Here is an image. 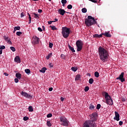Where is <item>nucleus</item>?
<instances>
[{
    "label": "nucleus",
    "instance_id": "obj_40",
    "mask_svg": "<svg viewBox=\"0 0 127 127\" xmlns=\"http://www.w3.org/2000/svg\"><path fill=\"white\" fill-rule=\"evenodd\" d=\"M29 119V118L26 116H25L23 117V120L25 121H28V120Z\"/></svg>",
    "mask_w": 127,
    "mask_h": 127
},
{
    "label": "nucleus",
    "instance_id": "obj_1",
    "mask_svg": "<svg viewBox=\"0 0 127 127\" xmlns=\"http://www.w3.org/2000/svg\"><path fill=\"white\" fill-rule=\"evenodd\" d=\"M98 54L100 60L102 61L103 62H106L107 59L109 58V53H108V51L101 46L98 48Z\"/></svg>",
    "mask_w": 127,
    "mask_h": 127
},
{
    "label": "nucleus",
    "instance_id": "obj_32",
    "mask_svg": "<svg viewBox=\"0 0 127 127\" xmlns=\"http://www.w3.org/2000/svg\"><path fill=\"white\" fill-rule=\"evenodd\" d=\"M47 126H48V127H51L52 126V125H51V123L50 122V121L47 122Z\"/></svg>",
    "mask_w": 127,
    "mask_h": 127
},
{
    "label": "nucleus",
    "instance_id": "obj_41",
    "mask_svg": "<svg viewBox=\"0 0 127 127\" xmlns=\"http://www.w3.org/2000/svg\"><path fill=\"white\" fill-rule=\"evenodd\" d=\"M62 3H67V0H62Z\"/></svg>",
    "mask_w": 127,
    "mask_h": 127
},
{
    "label": "nucleus",
    "instance_id": "obj_17",
    "mask_svg": "<svg viewBox=\"0 0 127 127\" xmlns=\"http://www.w3.org/2000/svg\"><path fill=\"white\" fill-rule=\"evenodd\" d=\"M15 76L17 79H19V80H20L21 79V74L19 73H16L15 74Z\"/></svg>",
    "mask_w": 127,
    "mask_h": 127
},
{
    "label": "nucleus",
    "instance_id": "obj_44",
    "mask_svg": "<svg viewBox=\"0 0 127 127\" xmlns=\"http://www.w3.org/2000/svg\"><path fill=\"white\" fill-rule=\"evenodd\" d=\"M61 57L62 59H65V55H64L62 54L61 55Z\"/></svg>",
    "mask_w": 127,
    "mask_h": 127
},
{
    "label": "nucleus",
    "instance_id": "obj_9",
    "mask_svg": "<svg viewBox=\"0 0 127 127\" xmlns=\"http://www.w3.org/2000/svg\"><path fill=\"white\" fill-rule=\"evenodd\" d=\"M106 101L107 105H109V106H113L114 103L113 102V99L112 98L110 97V98H107L106 99Z\"/></svg>",
    "mask_w": 127,
    "mask_h": 127
},
{
    "label": "nucleus",
    "instance_id": "obj_49",
    "mask_svg": "<svg viewBox=\"0 0 127 127\" xmlns=\"http://www.w3.org/2000/svg\"><path fill=\"white\" fill-rule=\"evenodd\" d=\"M23 16H24V13L22 12L21 13V17H23Z\"/></svg>",
    "mask_w": 127,
    "mask_h": 127
},
{
    "label": "nucleus",
    "instance_id": "obj_7",
    "mask_svg": "<svg viewBox=\"0 0 127 127\" xmlns=\"http://www.w3.org/2000/svg\"><path fill=\"white\" fill-rule=\"evenodd\" d=\"M20 94L22 96H23V97L27 98V99H32V96L31 95L28 94V93H27L24 91L21 92Z\"/></svg>",
    "mask_w": 127,
    "mask_h": 127
},
{
    "label": "nucleus",
    "instance_id": "obj_29",
    "mask_svg": "<svg viewBox=\"0 0 127 127\" xmlns=\"http://www.w3.org/2000/svg\"><path fill=\"white\" fill-rule=\"evenodd\" d=\"M50 27H51L52 30H57V28L55 26H50Z\"/></svg>",
    "mask_w": 127,
    "mask_h": 127
},
{
    "label": "nucleus",
    "instance_id": "obj_37",
    "mask_svg": "<svg viewBox=\"0 0 127 127\" xmlns=\"http://www.w3.org/2000/svg\"><path fill=\"white\" fill-rule=\"evenodd\" d=\"M49 45L50 48H52V47H53V44L51 42H49Z\"/></svg>",
    "mask_w": 127,
    "mask_h": 127
},
{
    "label": "nucleus",
    "instance_id": "obj_20",
    "mask_svg": "<svg viewBox=\"0 0 127 127\" xmlns=\"http://www.w3.org/2000/svg\"><path fill=\"white\" fill-rule=\"evenodd\" d=\"M47 70V68H46L45 67H44L42 68V69L40 70V72L41 73H45V71Z\"/></svg>",
    "mask_w": 127,
    "mask_h": 127
},
{
    "label": "nucleus",
    "instance_id": "obj_10",
    "mask_svg": "<svg viewBox=\"0 0 127 127\" xmlns=\"http://www.w3.org/2000/svg\"><path fill=\"white\" fill-rule=\"evenodd\" d=\"M33 41L34 42L35 44H38V43H39V38L37 37L36 36H34Z\"/></svg>",
    "mask_w": 127,
    "mask_h": 127
},
{
    "label": "nucleus",
    "instance_id": "obj_11",
    "mask_svg": "<svg viewBox=\"0 0 127 127\" xmlns=\"http://www.w3.org/2000/svg\"><path fill=\"white\" fill-rule=\"evenodd\" d=\"M3 39H4V40L5 41H6V42H7V43H8V44H12V43L10 41V38H9L8 37L4 36L3 37Z\"/></svg>",
    "mask_w": 127,
    "mask_h": 127
},
{
    "label": "nucleus",
    "instance_id": "obj_36",
    "mask_svg": "<svg viewBox=\"0 0 127 127\" xmlns=\"http://www.w3.org/2000/svg\"><path fill=\"white\" fill-rule=\"evenodd\" d=\"M96 109L97 110H100V109H101V104H97L96 106Z\"/></svg>",
    "mask_w": 127,
    "mask_h": 127
},
{
    "label": "nucleus",
    "instance_id": "obj_50",
    "mask_svg": "<svg viewBox=\"0 0 127 127\" xmlns=\"http://www.w3.org/2000/svg\"><path fill=\"white\" fill-rule=\"evenodd\" d=\"M28 16H29V20H31V16H30V14H29V13H28Z\"/></svg>",
    "mask_w": 127,
    "mask_h": 127
},
{
    "label": "nucleus",
    "instance_id": "obj_51",
    "mask_svg": "<svg viewBox=\"0 0 127 127\" xmlns=\"http://www.w3.org/2000/svg\"><path fill=\"white\" fill-rule=\"evenodd\" d=\"M52 22H54V21H48V24H51L52 23Z\"/></svg>",
    "mask_w": 127,
    "mask_h": 127
},
{
    "label": "nucleus",
    "instance_id": "obj_47",
    "mask_svg": "<svg viewBox=\"0 0 127 127\" xmlns=\"http://www.w3.org/2000/svg\"><path fill=\"white\" fill-rule=\"evenodd\" d=\"M14 82L15 83H17L18 82V78H15Z\"/></svg>",
    "mask_w": 127,
    "mask_h": 127
},
{
    "label": "nucleus",
    "instance_id": "obj_31",
    "mask_svg": "<svg viewBox=\"0 0 127 127\" xmlns=\"http://www.w3.org/2000/svg\"><path fill=\"white\" fill-rule=\"evenodd\" d=\"M25 73H26V74H29V73H30V69H25Z\"/></svg>",
    "mask_w": 127,
    "mask_h": 127
},
{
    "label": "nucleus",
    "instance_id": "obj_55",
    "mask_svg": "<svg viewBox=\"0 0 127 127\" xmlns=\"http://www.w3.org/2000/svg\"><path fill=\"white\" fill-rule=\"evenodd\" d=\"M4 75L5 76H8V73H6V72H4Z\"/></svg>",
    "mask_w": 127,
    "mask_h": 127
},
{
    "label": "nucleus",
    "instance_id": "obj_24",
    "mask_svg": "<svg viewBox=\"0 0 127 127\" xmlns=\"http://www.w3.org/2000/svg\"><path fill=\"white\" fill-rule=\"evenodd\" d=\"M28 111L29 112H33L34 110L33 109V108L31 106H29L28 108Z\"/></svg>",
    "mask_w": 127,
    "mask_h": 127
},
{
    "label": "nucleus",
    "instance_id": "obj_62",
    "mask_svg": "<svg viewBox=\"0 0 127 127\" xmlns=\"http://www.w3.org/2000/svg\"><path fill=\"white\" fill-rule=\"evenodd\" d=\"M65 3H63V6H65Z\"/></svg>",
    "mask_w": 127,
    "mask_h": 127
},
{
    "label": "nucleus",
    "instance_id": "obj_42",
    "mask_svg": "<svg viewBox=\"0 0 127 127\" xmlns=\"http://www.w3.org/2000/svg\"><path fill=\"white\" fill-rule=\"evenodd\" d=\"M0 50H2V49H5V46H0Z\"/></svg>",
    "mask_w": 127,
    "mask_h": 127
},
{
    "label": "nucleus",
    "instance_id": "obj_52",
    "mask_svg": "<svg viewBox=\"0 0 127 127\" xmlns=\"http://www.w3.org/2000/svg\"><path fill=\"white\" fill-rule=\"evenodd\" d=\"M53 88H52V87H50V88L49 89V91L50 92H51L52 91H53Z\"/></svg>",
    "mask_w": 127,
    "mask_h": 127
},
{
    "label": "nucleus",
    "instance_id": "obj_61",
    "mask_svg": "<svg viewBox=\"0 0 127 127\" xmlns=\"http://www.w3.org/2000/svg\"><path fill=\"white\" fill-rule=\"evenodd\" d=\"M29 24H30L31 23V20H29Z\"/></svg>",
    "mask_w": 127,
    "mask_h": 127
},
{
    "label": "nucleus",
    "instance_id": "obj_3",
    "mask_svg": "<svg viewBox=\"0 0 127 127\" xmlns=\"http://www.w3.org/2000/svg\"><path fill=\"white\" fill-rule=\"evenodd\" d=\"M85 23L86 26H92L94 24H97L95 18L93 17L92 16H88L87 18L85 19Z\"/></svg>",
    "mask_w": 127,
    "mask_h": 127
},
{
    "label": "nucleus",
    "instance_id": "obj_58",
    "mask_svg": "<svg viewBox=\"0 0 127 127\" xmlns=\"http://www.w3.org/2000/svg\"><path fill=\"white\" fill-rule=\"evenodd\" d=\"M61 100L62 101V102H63V101H64V98L61 97Z\"/></svg>",
    "mask_w": 127,
    "mask_h": 127
},
{
    "label": "nucleus",
    "instance_id": "obj_5",
    "mask_svg": "<svg viewBox=\"0 0 127 127\" xmlns=\"http://www.w3.org/2000/svg\"><path fill=\"white\" fill-rule=\"evenodd\" d=\"M60 122L61 126H63V127H68V126H69V121H68V120L64 117L60 118Z\"/></svg>",
    "mask_w": 127,
    "mask_h": 127
},
{
    "label": "nucleus",
    "instance_id": "obj_45",
    "mask_svg": "<svg viewBox=\"0 0 127 127\" xmlns=\"http://www.w3.org/2000/svg\"><path fill=\"white\" fill-rule=\"evenodd\" d=\"M90 1H92V2H97L98 0H89Z\"/></svg>",
    "mask_w": 127,
    "mask_h": 127
},
{
    "label": "nucleus",
    "instance_id": "obj_21",
    "mask_svg": "<svg viewBox=\"0 0 127 127\" xmlns=\"http://www.w3.org/2000/svg\"><path fill=\"white\" fill-rule=\"evenodd\" d=\"M51 56H52V53L49 54L48 56H46V59H47V60L50 59V58H51Z\"/></svg>",
    "mask_w": 127,
    "mask_h": 127
},
{
    "label": "nucleus",
    "instance_id": "obj_28",
    "mask_svg": "<svg viewBox=\"0 0 127 127\" xmlns=\"http://www.w3.org/2000/svg\"><path fill=\"white\" fill-rule=\"evenodd\" d=\"M71 70H72V71H73V72H76V71H77V70H78V68H77V67H72Z\"/></svg>",
    "mask_w": 127,
    "mask_h": 127
},
{
    "label": "nucleus",
    "instance_id": "obj_63",
    "mask_svg": "<svg viewBox=\"0 0 127 127\" xmlns=\"http://www.w3.org/2000/svg\"><path fill=\"white\" fill-rule=\"evenodd\" d=\"M49 0V1H51V0Z\"/></svg>",
    "mask_w": 127,
    "mask_h": 127
},
{
    "label": "nucleus",
    "instance_id": "obj_16",
    "mask_svg": "<svg viewBox=\"0 0 127 127\" xmlns=\"http://www.w3.org/2000/svg\"><path fill=\"white\" fill-rule=\"evenodd\" d=\"M104 36H106V37H112V35L110 34L109 32H105L104 33H102Z\"/></svg>",
    "mask_w": 127,
    "mask_h": 127
},
{
    "label": "nucleus",
    "instance_id": "obj_2",
    "mask_svg": "<svg viewBox=\"0 0 127 127\" xmlns=\"http://www.w3.org/2000/svg\"><path fill=\"white\" fill-rule=\"evenodd\" d=\"M97 115L96 113H93L91 115H89L90 120L86 121L84 124H83V127H96V124L94 123V122H96L97 120H96V117Z\"/></svg>",
    "mask_w": 127,
    "mask_h": 127
},
{
    "label": "nucleus",
    "instance_id": "obj_56",
    "mask_svg": "<svg viewBox=\"0 0 127 127\" xmlns=\"http://www.w3.org/2000/svg\"><path fill=\"white\" fill-rule=\"evenodd\" d=\"M49 66H50V68H52V67H53V65H52L51 64H49Z\"/></svg>",
    "mask_w": 127,
    "mask_h": 127
},
{
    "label": "nucleus",
    "instance_id": "obj_27",
    "mask_svg": "<svg viewBox=\"0 0 127 127\" xmlns=\"http://www.w3.org/2000/svg\"><path fill=\"white\" fill-rule=\"evenodd\" d=\"M89 84H93L94 83V79L90 78L89 80Z\"/></svg>",
    "mask_w": 127,
    "mask_h": 127
},
{
    "label": "nucleus",
    "instance_id": "obj_34",
    "mask_svg": "<svg viewBox=\"0 0 127 127\" xmlns=\"http://www.w3.org/2000/svg\"><path fill=\"white\" fill-rule=\"evenodd\" d=\"M90 88H89V86H86L84 88L85 92H88L89 91Z\"/></svg>",
    "mask_w": 127,
    "mask_h": 127
},
{
    "label": "nucleus",
    "instance_id": "obj_30",
    "mask_svg": "<svg viewBox=\"0 0 127 127\" xmlns=\"http://www.w3.org/2000/svg\"><path fill=\"white\" fill-rule=\"evenodd\" d=\"M72 7H73V6H72L71 4H69L67 6V8H68V9H72Z\"/></svg>",
    "mask_w": 127,
    "mask_h": 127
},
{
    "label": "nucleus",
    "instance_id": "obj_22",
    "mask_svg": "<svg viewBox=\"0 0 127 127\" xmlns=\"http://www.w3.org/2000/svg\"><path fill=\"white\" fill-rule=\"evenodd\" d=\"M80 78H81V76H80V74H77V75H76V76L75 77V81H78V80H80Z\"/></svg>",
    "mask_w": 127,
    "mask_h": 127
},
{
    "label": "nucleus",
    "instance_id": "obj_6",
    "mask_svg": "<svg viewBox=\"0 0 127 127\" xmlns=\"http://www.w3.org/2000/svg\"><path fill=\"white\" fill-rule=\"evenodd\" d=\"M75 44L77 47V52H79L83 49V41L81 40H77Z\"/></svg>",
    "mask_w": 127,
    "mask_h": 127
},
{
    "label": "nucleus",
    "instance_id": "obj_23",
    "mask_svg": "<svg viewBox=\"0 0 127 127\" xmlns=\"http://www.w3.org/2000/svg\"><path fill=\"white\" fill-rule=\"evenodd\" d=\"M16 30H20V27L19 26L15 27L14 28L13 33H14V32H15Z\"/></svg>",
    "mask_w": 127,
    "mask_h": 127
},
{
    "label": "nucleus",
    "instance_id": "obj_4",
    "mask_svg": "<svg viewBox=\"0 0 127 127\" xmlns=\"http://www.w3.org/2000/svg\"><path fill=\"white\" fill-rule=\"evenodd\" d=\"M62 34L64 38H68L70 35V28L64 27L62 29Z\"/></svg>",
    "mask_w": 127,
    "mask_h": 127
},
{
    "label": "nucleus",
    "instance_id": "obj_46",
    "mask_svg": "<svg viewBox=\"0 0 127 127\" xmlns=\"http://www.w3.org/2000/svg\"><path fill=\"white\" fill-rule=\"evenodd\" d=\"M38 30H39V31H40V32H42V29L41 27H38Z\"/></svg>",
    "mask_w": 127,
    "mask_h": 127
},
{
    "label": "nucleus",
    "instance_id": "obj_48",
    "mask_svg": "<svg viewBox=\"0 0 127 127\" xmlns=\"http://www.w3.org/2000/svg\"><path fill=\"white\" fill-rule=\"evenodd\" d=\"M123 121H120L119 122V126H123Z\"/></svg>",
    "mask_w": 127,
    "mask_h": 127
},
{
    "label": "nucleus",
    "instance_id": "obj_57",
    "mask_svg": "<svg viewBox=\"0 0 127 127\" xmlns=\"http://www.w3.org/2000/svg\"><path fill=\"white\" fill-rule=\"evenodd\" d=\"M54 21V22H56V21H58V19L55 18V21Z\"/></svg>",
    "mask_w": 127,
    "mask_h": 127
},
{
    "label": "nucleus",
    "instance_id": "obj_59",
    "mask_svg": "<svg viewBox=\"0 0 127 127\" xmlns=\"http://www.w3.org/2000/svg\"><path fill=\"white\" fill-rule=\"evenodd\" d=\"M2 54V50H0V55Z\"/></svg>",
    "mask_w": 127,
    "mask_h": 127
},
{
    "label": "nucleus",
    "instance_id": "obj_19",
    "mask_svg": "<svg viewBox=\"0 0 127 127\" xmlns=\"http://www.w3.org/2000/svg\"><path fill=\"white\" fill-rule=\"evenodd\" d=\"M105 96L106 100H107V99H110L111 98V96L109 95V93H107L106 92H105Z\"/></svg>",
    "mask_w": 127,
    "mask_h": 127
},
{
    "label": "nucleus",
    "instance_id": "obj_15",
    "mask_svg": "<svg viewBox=\"0 0 127 127\" xmlns=\"http://www.w3.org/2000/svg\"><path fill=\"white\" fill-rule=\"evenodd\" d=\"M103 35V33L100 35L96 34L93 35V37L95 38H101V37H102Z\"/></svg>",
    "mask_w": 127,
    "mask_h": 127
},
{
    "label": "nucleus",
    "instance_id": "obj_53",
    "mask_svg": "<svg viewBox=\"0 0 127 127\" xmlns=\"http://www.w3.org/2000/svg\"><path fill=\"white\" fill-rule=\"evenodd\" d=\"M126 101H127L126 99L124 98H122V102H126Z\"/></svg>",
    "mask_w": 127,
    "mask_h": 127
},
{
    "label": "nucleus",
    "instance_id": "obj_26",
    "mask_svg": "<svg viewBox=\"0 0 127 127\" xmlns=\"http://www.w3.org/2000/svg\"><path fill=\"white\" fill-rule=\"evenodd\" d=\"M81 11H82V12H83V13H86V12H87V8H83L81 9Z\"/></svg>",
    "mask_w": 127,
    "mask_h": 127
},
{
    "label": "nucleus",
    "instance_id": "obj_8",
    "mask_svg": "<svg viewBox=\"0 0 127 127\" xmlns=\"http://www.w3.org/2000/svg\"><path fill=\"white\" fill-rule=\"evenodd\" d=\"M124 75H125V72H122L121 74L120 75L119 77H117V80H120L121 82H125L126 81V79L125 78H124Z\"/></svg>",
    "mask_w": 127,
    "mask_h": 127
},
{
    "label": "nucleus",
    "instance_id": "obj_35",
    "mask_svg": "<svg viewBox=\"0 0 127 127\" xmlns=\"http://www.w3.org/2000/svg\"><path fill=\"white\" fill-rule=\"evenodd\" d=\"M16 34L18 36H20L22 34V33H21V32H17Z\"/></svg>",
    "mask_w": 127,
    "mask_h": 127
},
{
    "label": "nucleus",
    "instance_id": "obj_38",
    "mask_svg": "<svg viewBox=\"0 0 127 127\" xmlns=\"http://www.w3.org/2000/svg\"><path fill=\"white\" fill-rule=\"evenodd\" d=\"M34 15L35 18H39V16H38V14L35 13H34Z\"/></svg>",
    "mask_w": 127,
    "mask_h": 127
},
{
    "label": "nucleus",
    "instance_id": "obj_54",
    "mask_svg": "<svg viewBox=\"0 0 127 127\" xmlns=\"http://www.w3.org/2000/svg\"><path fill=\"white\" fill-rule=\"evenodd\" d=\"M38 12L39 13H41V12H42V9H38Z\"/></svg>",
    "mask_w": 127,
    "mask_h": 127
},
{
    "label": "nucleus",
    "instance_id": "obj_12",
    "mask_svg": "<svg viewBox=\"0 0 127 127\" xmlns=\"http://www.w3.org/2000/svg\"><path fill=\"white\" fill-rule=\"evenodd\" d=\"M115 117L114 118V120H115V121H117V122H119V121H120V114L117 112H115Z\"/></svg>",
    "mask_w": 127,
    "mask_h": 127
},
{
    "label": "nucleus",
    "instance_id": "obj_25",
    "mask_svg": "<svg viewBox=\"0 0 127 127\" xmlns=\"http://www.w3.org/2000/svg\"><path fill=\"white\" fill-rule=\"evenodd\" d=\"M94 76L96 77V78H99V76H100L99 72L98 71H96L94 73Z\"/></svg>",
    "mask_w": 127,
    "mask_h": 127
},
{
    "label": "nucleus",
    "instance_id": "obj_33",
    "mask_svg": "<svg viewBox=\"0 0 127 127\" xmlns=\"http://www.w3.org/2000/svg\"><path fill=\"white\" fill-rule=\"evenodd\" d=\"M89 109H90V110H94V109H95V106H94V105H93L92 104H90Z\"/></svg>",
    "mask_w": 127,
    "mask_h": 127
},
{
    "label": "nucleus",
    "instance_id": "obj_13",
    "mask_svg": "<svg viewBox=\"0 0 127 127\" xmlns=\"http://www.w3.org/2000/svg\"><path fill=\"white\" fill-rule=\"evenodd\" d=\"M58 12L61 14V15H64L65 14V12H67L64 10V9H59L58 10Z\"/></svg>",
    "mask_w": 127,
    "mask_h": 127
},
{
    "label": "nucleus",
    "instance_id": "obj_43",
    "mask_svg": "<svg viewBox=\"0 0 127 127\" xmlns=\"http://www.w3.org/2000/svg\"><path fill=\"white\" fill-rule=\"evenodd\" d=\"M47 118H51L52 117V114L50 113L47 115Z\"/></svg>",
    "mask_w": 127,
    "mask_h": 127
},
{
    "label": "nucleus",
    "instance_id": "obj_60",
    "mask_svg": "<svg viewBox=\"0 0 127 127\" xmlns=\"http://www.w3.org/2000/svg\"><path fill=\"white\" fill-rule=\"evenodd\" d=\"M42 28L44 31L45 30V27L44 26H42Z\"/></svg>",
    "mask_w": 127,
    "mask_h": 127
},
{
    "label": "nucleus",
    "instance_id": "obj_14",
    "mask_svg": "<svg viewBox=\"0 0 127 127\" xmlns=\"http://www.w3.org/2000/svg\"><path fill=\"white\" fill-rule=\"evenodd\" d=\"M14 61L17 63H20V62H21L20 61V58H19V57L18 56H16L14 58Z\"/></svg>",
    "mask_w": 127,
    "mask_h": 127
},
{
    "label": "nucleus",
    "instance_id": "obj_39",
    "mask_svg": "<svg viewBox=\"0 0 127 127\" xmlns=\"http://www.w3.org/2000/svg\"><path fill=\"white\" fill-rule=\"evenodd\" d=\"M10 49L13 51V52H14L15 51V48L13 47H10Z\"/></svg>",
    "mask_w": 127,
    "mask_h": 127
},
{
    "label": "nucleus",
    "instance_id": "obj_18",
    "mask_svg": "<svg viewBox=\"0 0 127 127\" xmlns=\"http://www.w3.org/2000/svg\"><path fill=\"white\" fill-rule=\"evenodd\" d=\"M68 48L69 49H70V50L73 53H74V52H75V50H74V48L72 47L71 46H70L69 44L68 45Z\"/></svg>",
    "mask_w": 127,
    "mask_h": 127
}]
</instances>
